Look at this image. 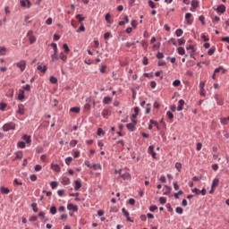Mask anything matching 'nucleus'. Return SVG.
<instances>
[{
	"label": "nucleus",
	"instance_id": "obj_12",
	"mask_svg": "<svg viewBox=\"0 0 229 229\" xmlns=\"http://www.w3.org/2000/svg\"><path fill=\"white\" fill-rule=\"evenodd\" d=\"M74 183H75L74 191H80V189H81V182L76 180Z\"/></svg>",
	"mask_w": 229,
	"mask_h": 229
},
{
	"label": "nucleus",
	"instance_id": "obj_56",
	"mask_svg": "<svg viewBox=\"0 0 229 229\" xmlns=\"http://www.w3.org/2000/svg\"><path fill=\"white\" fill-rule=\"evenodd\" d=\"M23 157V154H22V151H18L16 152V158H22Z\"/></svg>",
	"mask_w": 229,
	"mask_h": 229
},
{
	"label": "nucleus",
	"instance_id": "obj_18",
	"mask_svg": "<svg viewBox=\"0 0 229 229\" xmlns=\"http://www.w3.org/2000/svg\"><path fill=\"white\" fill-rule=\"evenodd\" d=\"M23 140H25L26 144H30L31 142V136L23 135L22 137Z\"/></svg>",
	"mask_w": 229,
	"mask_h": 229
},
{
	"label": "nucleus",
	"instance_id": "obj_11",
	"mask_svg": "<svg viewBox=\"0 0 229 229\" xmlns=\"http://www.w3.org/2000/svg\"><path fill=\"white\" fill-rule=\"evenodd\" d=\"M199 89H200V96H205V82L201 81L199 83Z\"/></svg>",
	"mask_w": 229,
	"mask_h": 229
},
{
	"label": "nucleus",
	"instance_id": "obj_64",
	"mask_svg": "<svg viewBox=\"0 0 229 229\" xmlns=\"http://www.w3.org/2000/svg\"><path fill=\"white\" fill-rule=\"evenodd\" d=\"M142 64H143V65H148V58L146 56L143 57Z\"/></svg>",
	"mask_w": 229,
	"mask_h": 229
},
{
	"label": "nucleus",
	"instance_id": "obj_33",
	"mask_svg": "<svg viewBox=\"0 0 229 229\" xmlns=\"http://www.w3.org/2000/svg\"><path fill=\"white\" fill-rule=\"evenodd\" d=\"M182 194H183V191H179L177 193H174V196L175 199H180V196H182Z\"/></svg>",
	"mask_w": 229,
	"mask_h": 229
},
{
	"label": "nucleus",
	"instance_id": "obj_48",
	"mask_svg": "<svg viewBox=\"0 0 229 229\" xmlns=\"http://www.w3.org/2000/svg\"><path fill=\"white\" fill-rule=\"evenodd\" d=\"M31 207H32L33 212H38V208H37V203H35V202L32 203Z\"/></svg>",
	"mask_w": 229,
	"mask_h": 229
},
{
	"label": "nucleus",
	"instance_id": "obj_24",
	"mask_svg": "<svg viewBox=\"0 0 229 229\" xmlns=\"http://www.w3.org/2000/svg\"><path fill=\"white\" fill-rule=\"evenodd\" d=\"M112 101V98L109 97H105L103 99L104 105H108Z\"/></svg>",
	"mask_w": 229,
	"mask_h": 229
},
{
	"label": "nucleus",
	"instance_id": "obj_37",
	"mask_svg": "<svg viewBox=\"0 0 229 229\" xmlns=\"http://www.w3.org/2000/svg\"><path fill=\"white\" fill-rule=\"evenodd\" d=\"M50 214H52V216H55V214H56V207L51 206Z\"/></svg>",
	"mask_w": 229,
	"mask_h": 229
},
{
	"label": "nucleus",
	"instance_id": "obj_62",
	"mask_svg": "<svg viewBox=\"0 0 229 229\" xmlns=\"http://www.w3.org/2000/svg\"><path fill=\"white\" fill-rule=\"evenodd\" d=\"M148 6H149L150 8H155V2H153V0H149V1H148Z\"/></svg>",
	"mask_w": 229,
	"mask_h": 229
},
{
	"label": "nucleus",
	"instance_id": "obj_36",
	"mask_svg": "<svg viewBox=\"0 0 229 229\" xmlns=\"http://www.w3.org/2000/svg\"><path fill=\"white\" fill-rule=\"evenodd\" d=\"M103 117H106V115H110V111L109 109H104L102 112Z\"/></svg>",
	"mask_w": 229,
	"mask_h": 229
},
{
	"label": "nucleus",
	"instance_id": "obj_1",
	"mask_svg": "<svg viewBox=\"0 0 229 229\" xmlns=\"http://www.w3.org/2000/svg\"><path fill=\"white\" fill-rule=\"evenodd\" d=\"M10 130H15V123H8L4 124V126H3L4 131H10Z\"/></svg>",
	"mask_w": 229,
	"mask_h": 229
},
{
	"label": "nucleus",
	"instance_id": "obj_38",
	"mask_svg": "<svg viewBox=\"0 0 229 229\" xmlns=\"http://www.w3.org/2000/svg\"><path fill=\"white\" fill-rule=\"evenodd\" d=\"M18 148L24 149V148H26V143L24 141L18 142Z\"/></svg>",
	"mask_w": 229,
	"mask_h": 229
},
{
	"label": "nucleus",
	"instance_id": "obj_22",
	"mask_svg": "<svg viewBox=\"0 0 229 229\" xmlns=\"http://www.w3.org/2000/svg\"><path fill=\"white\" fill-rule=\"evenodd\" d=\"M50 83H53V85H56L58 83V79L55 76H50Z\"/></svg>",
	"mask_w": 229,
	"mask_h": 229
},
{
	"label": "nucleus",
	"instance_id": "obj_59",
	"mask_svg": "<svg viewBox=\"0 0 229 229\" xmlns=\"http://www.w3.org/2000/svg\"><path fill=\"white\" fill-rule=\"evenodd\" d=\"M157 65H158L159 67H162V66L165 65V61L159 60L158 63H157Z\"/></svg>",
	"mask_w": 229,
	"mask_h": 229
},
{
	"label": "nucleus",
	"instance_id": "obj_34",
	"mask_svg": "<svg viewBox=\"0 0 229 229\" xmlns=\"http://www.w3.org/2000/svg\"><path fill=\"white\" fill-rule=\"evenodd\" d=\"M80 107H72L70 112H73L74 114H80Z\"/></svg>",
	"mask_w": 229,
	"mask_h": 229
},
{
	"label": "nucleus",
	"instance_id": "obj_26",
	"mask_svg": "<svg viewBox=\"0 0 229 229\" xmlns=\"http://www.w3.org/2000/svg\"><path fill=\"white\" fill-rule=\"evenodd\" d=\"M175 35H176V37H182L183 35V30H182V29L176 30Z\"/></svg>",
	"mask_w": 229,
	"mask_h": 229
},
{
	"label": "nucleus",
	"instance_id": "obj_17",
	"mask_svg": "<svg viewBox=\"0 0 229 229\" xmlns=\"http://www.w3.org/2000/svg\"><path fill=\"white\" fill-rule=\"evenodd\" d=\"M62 183L64 185H69V183H71V179H69L68 177H63Z\"/></svg>",
	"mask_w": 229,
	"mask_h": 229
},
{
	"label": "nucleus",
	"instance_id": "obj_3",
	"mask_svg": "<svg viewBox=\"0 0 229 229\" xmlns=\"http://www.w3.org/2000/svg\"><path fill=\"white\" fill-rule=\"evenodd\" d=\"M16 67H19L21 72H24L26 69V61L21 60L20 62L16 63Z\"/></svg>",
	"mask_w": 229,
	"mask_h": 229
},
{
	"label": "nucleus",
	"instance_id": "obj_44",
	"mask_svg": "<svg viewBox=\"0 0 229 229\" xmlns=\"http://www.w3.org/2000/svg\"><path fill=\"white\" fill-rule=\"evenodd\" d=\"M72 160V157H68L65 158L66 165H71V161Z\"/></svg>",
	"mask_w": 229,
	"mask_h": 229
},
{
	"label": "nucleus",
	"instance_id": "obj_4",
	"mask_svg": "<svg viewBox=\"0 0 229 229\" xmlns=\"http://www.w3.org/2000/svg\"><path fill=\"white\" fill-rule=\"evenodd\" d=\"M20 3L23 8H31V2L30 0H21Z\"/></svg>",
	"mask_w": 229,
	"mask_h": 229
},
{
	"label": "nucleus",
	"instance_id": "obj_15",
	"mask_svg": "<svg viewBox=\"0 0 229 229\" xmlns=\"http://www.w3.org/2000/svg\"><path fill=\"white\" fill-rule=\"evenodd\" d=\"M121 178H123V180H131V175L130 174V173H125L120 175Z\"/></svg>",
	"mask_w": 229,
	"mask_h": 229
},
{
	"label": "nucleus",
	"instance_id": "obj_7",
	"mask_svg": "<svg viewBox=\"0 0 229 229\" xmlns=\"http://www.w3.org/2000/svg\"><path fill=\"white\" fill-rule=\"evenodd\" d=\"M215 99L217 103V105H219V106H223V98H221V96L219 95H215Z\"/></svg>",
	"mask_w": 229,
	"mask_h": 229
},
{
	"label": "nucleus",
	"instance_id": "obj_5",
	"mask_svg": "<svg viewBox=\"0 0 229 229\" xmlns=\"http://www.w3.org/2000/svg\"><path fill=\"white\" fill-rule=\"evenodd\" d=\"M216 12H217V13H225V12H226V6H225V4H220L216 9Z\"/></svg>",
	"mask_w": 229,
	"mask_h": 229
},
{
	"label": "nucleus",
	"instance_id": "obj_52",
	"mask_svg": "<svg viewBox=\"0 0 229 229\" xmlns=\"http://www.w3.org/2000/svg\"><path fill=\"white\" fill-rule=\"evenodd\" d=\"M100 72L102 74H105V72H106V65L103 64L100 68Z\"/></svg>",
	"mask_w": 229,
	"mask_h": 229
},
{
	"label": "nucleus",
	"instance_id": "obj_35",
	"mask_svg": "<svg viewBox=\"0 0 229 229\" xmlns=\"http://www.w3.org/2000/svg\"><path fill=\"white\" fill-rule=\"evenodd\" d=\"M52 62H55V60H58V53L54 52V54L51 55Z\"/></svg>",
	"mask_w": 229,
	"mask_h": 229
},
{
	"label": "nucleus",
	"instance_id": "obj_8",
	"mask_svg": "<svg viewBox=\"0 0 229 229\" xmlns=\"http://www.w3.org/2000/svg\"><path fill=\"white\" fill-rule=\"evenodd\" d=\"M17 114H20V115H24V105L20 104V105L18 106Z\"/></svg>",
	"mask_w": 229,
	"mask_h": 229
},
{
	"label": "nucleus",
	"instance_id": "obj_14",
	"mask_svg": "<svg viewBox=\"0 0 229 229\" xmlns=\"http://www.w3.org/2000/svg\"><path fill=\"white\" fill-rule=\"evenodd\" d=\"M0 192H1L2 194H10V189L2 186V187L0 188Z\"/></svg>",
	"mask_w": 229,
	"mask_h": 229
},
{
	"label": "nucleus",
	"instance_id": "obj_19",
	"mask_svg": "<svg viewBox=\"0 0 229 229\" xmlns=\"http://www.w3.org/2000/svg\"><path fill=\"white\" fill-rule=\"evenodd\" d=\"M59 58H60V60H62L63 62H66V61H67V55H66L65 54H64V52L60 53Z\"/></svg>",
	"mask_w": 229,
	"mask_h": 229
},
{
	"label": "nucleus",
	"instance_id": "obj_23",
	"mask_svg": "<svg viewBox=\"0 0 229 229\" xmlns=\"http://www.w3.org/2000/svg\"><path fill=\"white\" fill-rule=\"evenodd\" d=\"M177 51H178V55H185V48L182 47H179L177 48Z\"/></svg>",
	"mask_w": 229,
	"mask_h": 229
},
{
	"label": "nucleus",
	"instance_id": "obj_46",
	"mask_svg": "<svg viewBox=\"0 0 229 229\" xmlns=\"http://www.w3.org/2000/svg\"><path fill=\"white\" fill-rule=\"evenodd\" d=\"M75 19H78L79 22H81V23L82 21H85V17H81V14H77L75 16Z\"/></svg>",
	"mask_w": 229,
	"mask_h": 229
},
{
	"label": "nucleus",
	"instance_id": "obj_20",
	"mask_svg": "<svg viewBox=\"0 0 229 229\" xmlns=\"http://www.w3.org/2000/svg\"><path fill=\"white\" fill-rule=\"evenodd\" d=\"M51 168L53 169V171H55V173H60V165H52Z\"/></svg>",
	"mask_w": 229,
	"mask_h": 229
},
{
	"label": "nucleus",
	"instance_id": "obj_55",
	"mask_svg": "<svg viewBox=\"0 0 229 229\" xmlns=\"http://www.w3.org/2000/svg\"><path fill=\"white\" fill-rule=\"evenodd\" d=\"M199 21H200L201 24H202L203 26H205V16L200 15V16L199 17Z\"/></svg>",
	"mask_w": 229,
	"mask_h": 229
},
{
	"label": "nucleus",
	"instance_id": "obj_49",
	"mask_svg": "<svg viewBox=\"0 0 229 229\" xmlns=\"http://www.w3.org/2000/svg\"><path fill=\"white\" fill-rule=\"evenodd\" d=\"M34 170L36 171V173H38V171H42V165H36Z\"/></svg>",
	"mask_w": 229,
	"mask_h": 229
},
{
	"label": "nucleus",
	"instance_id": "obj_16",
	"mask_svg": "<svg viewBox=\"0 0 229 229\" xmlns=\"http://www.w3.org/2000/svg\"><path fill=\"white\" fill-rule=\"evenodd\" d=\"M25 96H24V91L23 89H20L19 90V95H18V99L19 101H22V99H24Z\"/></svg>",
	"mask_w": 229,
	"mask_h": 229
},
{
	"label": "nucleus",
	"instance_id": "obj_30",
	"mask_svg": "<svg viewBox=\"0 0 229 229\" xmlns=\"http://www.w3.org/2000/svg\"><path fill=\"white\" fill-rule=\"evenodd\" d=\"M50 187L52 189H56L58 187V182L56 181H53L51 183H50Z\"/></svg>",
	"mask_w": 229,
	"mask_h": 229
},
{
	"label": "nucleus",
	"instance_id": "obj_32",
	"mask_svg": "<svg viewBox=\"0 0 229 229\" xmlns=\"http://www.w3.org/2000/svg\"><path fill=\"white\" fill-rule=\"evenodd\" d=\"M167 199L165 197H160L159 203H161V205H165Z\"/></svg>",
	"mask_w": 229,
	"mask_h": 229
},
{
	"label": "nucleus",
	"instance_id": "obj_60",
	"mask_svg": "<svg viewBox=\"0 0 229 229\" xmlns=\"http://www.w3.org/2000/svg\"><path fill=\"white\" fill-rule=\"evenodd\" d=\"M157 208H158V207H157V206H150L149 207V211L150 212H155V210H157Z\"/></svg>",
	"mask_w": 229,
	"mask_h": 229
},
{
	"label": "nucleus",
	"instance_id": "obj_25",
	"mask_svg": "<svg viewBox=\"0 0 229 229\" xmlns=\"http://www.w3.org/2000/svg\"><path fill=\"white\" fill-rule=\"evenodd\" d=\"M216 185H219V179L216 178L213 180V182H212V188L216 189Z\"/></svg>",
	"mask_w": 229,
	"mask_h": 229
},
{
	"label": "nucleus",
	"instance_id": "obj_39",
	"mask_svg": "<svg viewBox=\"0 0 229 229\" xmlns=\"http://www.w3.org/2000/svg\"><path fill=\"white\" fill-rule=\"evenodd\" d=\"M63 49H64V53H69L71 49H69V45L64 44L63 45Z\"/></svg>",
	"mask_w": 229,
	"mask_h": 229
},
{
	"label": "nucleus",
	"instance_id": "obj_57",
	"mask_svg": "<svg viewBox=\"0 0 229 229\" xmlns=\"http://www.w3.org/2000/svg\"><path fill=\"white\" fill-rule=\"evenodd\" d=\"M105 19H106V22H108V24H111L110 13H106V16H105Z\"/></svg>",
	"mask_w": 229,
	"mask_h": 229
},
{
	"label": "nucleus",
	"instance_id": "obj_54",
	"mask_svg": "<svg viewBox=\"0 0 229 229\" xmlns=\"http://www.w3.org/2000/svg\"><path fill=\"white\" fill-rule=\"evenodd\" d=\"M76 144H78V140H72L70 141V146H72V148H74V146H76Z\"/></svg>",
	"mask_w": 229,
	"mask_h": 229
},
{
	"label": "nucleus",
	"instance_id": "obj_43",
	"mask_svg": "<svg viewBox=\"0 0 229 229\" xmlns=\"http://www.w3.org/2000/svg\"><path fill=\"white\" fill-rule=\"evenodd\" d=\"M175 168L180 173V171H182V163H179V162L175 163Z\"/></svg>",
	"mask_w": 229,
	"mask_h": 229
},
{
	"label": "nucleus",
	"instance_id": "obj_58",
	"mask_svg": "<svg viewBox=\"0 0 229 229\" xmlns=\"http://www.w3.org/2000/svg\"><path fill=\"white\" fill-rule=\"evenodd\" d=\"M30 179L31 180V182H37V174H31L30 176Z\"/></svg>",
	"mask_w": 229,
	"mask_h": 229
},
{
	"label": "nucleus",
	"instance_id": "obj_53",
	"mask_svg": "<svg viewBox=\"0 0 229 229\" xmlns=\"http://www.w3.org/2000/svg\"><path fill=\"white\" fill-rule=\"evenodd\" d=\"M122 212H123V216H125V217L130 216V212L126 211V208H123L122 209Z\"/></svg>",
	"mask_w": 229,
	"mask_h": 229
},
{
	"label": "nucleus",
	"instance_id": "obj_28",
	"mask_svg": "<svg viewBox=\"0 0 229 229\" xmlns=\"http://www.w3.org/2000/svg\"><path fill=\"white\" fill-rule=\"evenodd\" d=\"M214 53H216V47H211V48L208 51V56H212V55H214Z\"/></svg>",
	"mask_w": 229,
	"mask_h": 229
},
{
	"label": "nucleus",
	"instance_id": "obj_40",
	"mask_svg": "<svg viewBox=\"0 0 229 229\" xmlns=\"http://www.w3.org/2000/svg\"><path fill=\"white\" fill-rule=\"evenodd\" d=\"M156 57L157 58V60H162V58H164V53L157 52Z\"/></svg>",
	"mask_w": 229,
	"mask_h": 229
},
{
	"label": "nucleus",
	"instance_id": "obj_31",
	"mask_svg": "<svg viewBox=\"0 0 229 229\" xmlns=\"http://www.w3.org/2000/svg\"><path fill=\"white\" fill-rule=\"evenodd\" d=\"M50 46L53 47L54 53H58V46L56 45V43H51Z\"/></svg>",
	"mask_w": 229,
	"mask_h": 229
},
{
	"label": "nucleus",
	"instance_id": "obj_9",
	"mask_svg": "<svg viewBox=\"0 0 229 229\" xmlns=\"http://www.w3.org/2000/svg\"><path fill=\"white\" fill-rule=\"evenodd\" d=\"M37 69H38V71H40V72H42L44 74V73H46V71H47V65L42 66V65L38 64L37 66Z\"/></svg>",
	"mask_w": 229,
	"mask_h": 229
},
{
	"label": "nucleus",
	"instance_id": "obj_13",
	"mask_svg": "<svg viewBox=\"0 0 229 229\" xmlns=\"http://www.w3.org/2000/svg\"><path fill=\"white\" fill-rule=\"evenodd\" d=\"M165 191H164V195L165 196H167L169 194H171V187H169L168 185H165V188H164Z\"/></svg>",
	"mask_w": 229,
	"mask_h": 229
},
{
	"label": "nucleus",
	"instance_id": "obj_47",
	"mask_svg": "<svg viewBox=\"0 0 229 229\" xmlns=\"http://www.w3.org/2000/svg\"><path fill=\"white\" fill-rule=\"evenodd\" d=\"M22 89L23 90H26V92H30V90H31V86H30V84H27L23 86Z\"/></svg>",
	"mask_w": 229,
	"mask_h": 229
},
{
	"label": "nucleus",
	"instance_id": "obj_21",
	"mask_svg": "<svg viewBox=\"0 0 229 229\" xmlns=\"http://www.w3.org/2000/svg\"><path fill=\"white\" fill-rule=\"evenodd\" d=\"M199 6V2H198V1H196V0H193V1L191 2V8L196 9V8H198Z\"/></svg>",
	"mask_w": 229,
	"mask_h": 229
},
{
	"label": "nucleus",
	"instance_id": "obj_63",
	"mask_svg": "<svg viewBox=\"0 0 229 229\" xmlns=\"http://www.w3.org/2000/svg\"><path fill=\"white\" fill-rule=\"evenodd\" d=\"M37 219H38L37 216H30V217L29 218V221H30V222H35V221H37Z\"/></svg>",
	"mask_w": 229,
	"mask_h": 229
},
{
	"label": "nucleus",
	"instance_id": "obj_61",
	"mask_svg": "<svg viewBox=\"0 0 229 229\" xmlns=\"http://www.w3.org/2000/svg\"><path fill=\"white\" fill-rule=\"evenodd\" d=\"M110 35H111L110 32L105 33V34H104V38H105V40H108V39L110 38Z\"/></svg>",
	"mask_w": 229,
	"mask_h": 229
},
{
	"label": "nucleus",
	"instance_id": "obj_29",
	"mask_svg": "<svg viewBox=\"0 0 229 229\" xmlns=\"http://www.w3.org/2000/svg\"><path fill=\"white\" fill-rule=\"evenodd\" d=\"M228 121H229V116L228 117H224V118L220 119V123L222 124H227Z\"/></svg>",
	"mask_w": 229,
	"mask_h": 229
},
{
	"label": "nucleus",
	"instance_id": "obj_51",
	"mask_svg": "<svg viewBox=\"0 0 229 229\" xmlns=\"http://www.w3.org/2000/svg\"><path fill=\"white\" fill-rule=\"evenodd\" d=\"M81 31H85V26H83V23H81L80 28L77 30V33H80Z\"/></svg>",
	"mask_w": 229,
	"mask_h": 229
},
{
	"label": "nucleus",
	"instance_id": "obj_2",
	"mask_svg": "<svg viewBox=\"0 0 229 229\" xmlns=\"http://www.w3.org/2000/svg\"><path fill=\"white\" fill-rule=\"evenodd\" d=\"M27 37L29 38L30 44H35L37 42V38L33 35V30H29Z\"/></svg>",
	"mask_w": 229,
	"mask_h": 229
},
{
	"label": "nucleus",
	"instance_id": "obj_6",
	"mask_svg": "<svg viewBox=\"0 0 229 229\" xmlns=\"http://www.w3.org/2000/svg\"><path fill=\"white\" fill-rule=\"evenodd\" d=\"M68 210H72L73 212H78V206L72 203L67 205Z\"/></svg>",
	"mask_w": 229,
	"mask_h": 229
},
{
	"label": "nucleus",
	"instance_id": "obj_50",
	"mask_svg": "<svg viewBox=\"0 0 229 229\" xmlns=\"http://www.w3.org/2000/svg\"><path fill=\"white\" fill-rule=\"evenodd\" d=\"M92 167L95 171H98V169L101 171V165L99 164H95L92 165Z\"/></svg>",
	"mask_w": 229,
	"mask_h": 229
},
{
	"label": "nucleus",
	"instance_id": "obj_10",
	"mask_svg": "<svg viewBox=\"0 0 229 229\" xmlns=\"http://www.w3.org/2000/svg\"><path fill=\"white\" fill-rule=\"evenodd\" d=\"M126 128H127V130H129V131H135V130H136L135 124H133L132 123H127Z\"/></svg>",
	"mask_w": 229,
	"mask_h": 229
},
{
	"label": "nucleus",
	"instance_id": "obj_41",
	"mask_svg": "<svg viewBox=\"0 0 229 229\" xmlns=\"http://www.w3.org/2000/svg\"><path fill=\"white\" fill-rule=\"evenodd\" d=\"M6 106H7L6 103H0V110L2 112H4V110L6 109Z\"/></svg>",
	"mask_w": 229,
	"mask_h": 229
},
{
	"label": "nucleus",
	"instance_id": "obj_42",
	"mask_svg": "<svg viewBox=\"0 0 229 229\" xmlns=\"http://www.w3.org/2000/svg\"><path fill=\"white\" fill-rule=\"evenodd\" d=\"M166 115H167L168 119H170V120L174 119V114H173L171 113V111H167V112H166Z\"/></svg>",
	"mask_w": 229,
	"mask_h": 229
},
{
	"label": "nucleus",
	"instance_id": "obj_27",
	"mask_svg": "<svg viewBox=\"0 0 229 229\" xmlns=\"http://www.w3.org/2000/svg\"><path fill=\"white\" fill-rule=\"evenodd\" d=\"M182 85V81L180 80H175L173 81V87H180Z\"/></svg>",
	"mask_w": 229,
	"mask_h": 229
},
{
	"label": "nucleus",
	"instance_id": "obj_45",
	"mask_svg": "<svg viewBox=\"0 0 229 229\" xmlns=\"http://www.w3.org/2000/svg\"><path fill=\"white\" fill-rule=\"evenodd\" d=\"M175 212L176 214H183V208H182V207H177Z\"/></svg>",
	"mask_w": 229,
	"mask_h": 229
}]
</instances>
